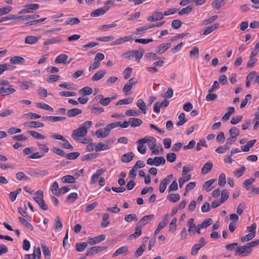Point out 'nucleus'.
<instances>
[{
	"label": "nucleus",
	"instance_id": "39",
	"mask_svg": "<svg viewBox=\"0 0 259 259\" xmlns=\"http://www.w3.org/2000/svg\"><path fill=\"white\" fill-rule=\"evenodd\" d=\"M10 62L13 64L23 63L25 62V59L20 56H14L11 59Z\"/></svg>",
	"mask_w": 259,
	"mask_h": 259
},
{
	"label": "nucleus",
	"instance_id": "62",
	"mask_svg": "<svg viewBox=\"0 0 259 259\" xmlns=\"http://www.w3.org/2000/svg\"><path fill=\"white\" fill-rule=\"evenodd\" d=\"M202 146H204L205 147H207L205 140L204 139H200L199 142L197 143L196 146L197 150L200 151L202 148Z\"/></svg>",
	"mask_w": 259,
	"mask_h": 259
},
{
	"label": "nucleus",
	"instance_id": "36",
	"mask_svg": "<svg viewBox=\"0 0 259 259\" xmlns=\"http://www.w3.org/2000/svg\"><path fill=\"white\" fill-rule=\"evenodd\" d=\"M41 248L44 255L46 259H50L51 253L48 247L44 244L41 245Z\"/></svg>",
	"mask_w": 259,
	"mask_h": 259
},
{
	"label": "nucleus",
	"instance_id": "46",
	"mask_svg": "<svg viewBox=\"0 0 259 259\" xmlns=\"http://www.w3.org/2000/svg\"><path fill=\"white\" fill-rule=\"evenodd\" d=\"M255 181L254 178H250L245 181L243 184V186L246 190L250 189V185H251Z\"/></svg>",
	"mask_w": 259,
	"mask_h": 259
},
{
	"label": "nucleus",
	"instance_id": "28",
	"mask_svg": "<svg viewBox=\"0 0 259 259\" xmlns=\"http://www.w3.org/2000/svg\"><path fill=\"white\" fill-rule=\"evenodd\" d=\"M88 242L77 243L75 244V248L78 252H83L88 246Z\"/></svg>",
	"mask_w": 259,
	"mask_h": 259
},
{
	"label": "nucleus",
	"instance_id": "2",
	"mask_svg": "<svg viewBox=\"0 0 259 259\" xmlns=\"http://www.w3.org/2000/svg\"><path fill=\"white\" fill-rule=\"evenodd\" d=\"M252 249H250L247 243L245 245L238 247L235 250V254L241 256H246L250 254Z\"/></svg>",
	"mask_w": 259,
	"mask_h": 259
},
{
	"label": "nucleus",
	"instance_id": "1",
	"mask_svg": "<svg viewBox=\"0 0 259 259\" xmlns=\"http://www.w3.org/2000/svg\"><path fill=\"white\" fill-rule=\"evenodd\" d=\"M16 90L12 88L9 81L6 80L0 79V95L2 96H9L14 92Z\"/></svg>",
	"mask_w": 259,
	"mask_h": 259
},
{
	"label": "nucleus",
	"instance_id": "50",
	"mask_svg": "<svg viewBox=\"0 0 259 259\" xmlns=\"http://www.w3.org/2000/svg\"><path fill=\"white\" fill-rule=\"evenodd\" d=\"M80 155V153L77 152H72L68 153L65 155V157L67 159L69 160H74L77 158V157Z\"/></svg>",
	"mask_w": 259,
	"mask_h": 259
},
{
	"label": "nucleus",
	"instance_id": "45",
	"mask_svg": "<svg viewBox=\"0 0 259 259\" xmlns=\"http://www.w3.org/2000/svg\"><path fill=\"white\" fill-rule=\"evenodd\" d=\"M193 10V8L192 6H188L184 8H183L182 10H181L179 12L178 14L179 15H183L185 14H187L190 13Z\"/></svg>",
	"mask_w": 259,
	"mask_h": 259
},
{
	"label": "nucleus",
	"instance_id": "55",
	"mask_svg": "<svg viewBox=\"0 0 259 259\" xmlns=\"http://www.w3.org/2000/svg\"><path fill=\"white\" fill-rule=\"evenodd\" d=\"M12 69V66L10 64H5L0 65V75L7 70Z\"/></svg>",
	"mask_w": 259,
	"mask_h": 259
},
{
	"label": "nucleus",
	"instance_id": "57",
	"mask_svg": "<svg viewBox=\"0 0 259 259\" xmlns=\"http://www.w3.org/2000/svg\"><path fill=\"white\" fill-rule=\"evenodd\" d=\"M229 198V192L227 190L224 189L222 191L221 197L220 199L222 202L224 203Z\"/></svg>",
	"mask_w": 259,
	"mask_h": 259
},
{
	"label": "nucleus",
	"instance_id": "22",
	"mask_svg": "<svg viewBox=\"0 0 259 259\" xmlns=\"http://www.w3.org/2000/svg\"><path fill=\"white\" fill-rule=\"evenodd\" d=\"M219 26V24L215 23L211 26L207 27L203 31V34L205 35H208V34L212 32L213 30L217 29Z\"/></svg>",
	"mask_w": 259,
	"mask_h": 259
},
{
	"label": "nucleus",
	"instance_id": "20",
	"mask_svg": "<svg viewBox=\"0 0 259 259\" xmlns=\"http://www.w3.org/2000/svg\"><path fill=\"white\" fill-rule=\"evenodd\" d=\"M134 154L132 152H128L123 154L121 157V160L123 162H129L134 158Z\"/></svg>",
	"mask_w": 259,
	"mask_h": 259
},
{
	"label": "nucleus",
	"instance_id": "13",
	"mask_svg": "<svg viewBox=\"0 0 259 259\" xmlns=\"http://www.w3.org/2000/svg\"><path fill=\"white\" fill-rule=\"evenodd\" d=\"M106 73L105 70H100L97 71L92 77V80L93 81H98L104 77Z\"/></svg>",
	"mask_w": 259,
	"mask_h": 259
},
{
	"label": "nucleus",
	"instance_id": "52",
	"mask_svg": "<svg viewBox=\"0 0 259 259\" xmlns=\"http://www.w3.org/2000/svg\"><path fill=\"white\" fill-rule=\"evenodd\" d=\"M229 134L231 137L236 139V137L239 134V132L236 127L233 126L230 130Z\"/></svg>",
	"mask_w": 259,
	"mask_h": 259
},
{
	"label": "nucleus",
	"instance_id": "26",
	"mask_svg": "<svg viewBox=\"0 0 259 259\" xmlns=\"http://www.w3.org/2000/svg\"><path fill=\"white\" fill-rule=\"evenodd\" d=\"M68 57L65 54H61L57 57L55 62L56 63H63L66 64V61Z\"/></svg>",
	"mask_w": 259,
	"mask_h": 259
},
{
	"label": "nucleus",
	"instance_id": "60",
	"mask_svg": "<svg viewBox=\"0 0 259 259\" xmlns=\"http://www.w3.org/2000/svg\"><path fill=\"white\" fill-rule=\"evenodd\" d=\"M215 181V179H211L205 182L204 184V187H205V189L207 192L211 191V189L209 188Z\"/></svg>",
	"mask_w": 259,
	"mask_h": 259
},
{
	"label": "nucleus",
	"instance_id": "37",
	"mask_svg": "<svg viewBox=\"0 0 259 259\" xmlns=\"http://www.w3.org/2000/svg\"><path fill=\"white\" fill-rule=\"evenodd\" d=\"M24 7L26 8L27 10H29L28 13H32L34 11L37 10L39 8V5L37 4H30L25 5Z\"/></svg>",
	"mask_w": 259,
	"mask_h": 259
},
{
	"label": "nucleus",
	"instance_id": "23",
	"mask_svg": "<svg viewBox=\"0 0 259 259\" xmlns=\"http://www.w3.org/2000/svg\"><path fill=\"white\" fill-rule=\"evenodd\" d=\"M194 220L193 219H190L188 220V224L189 225L188 232L190 234L192 233L195 234V230H196V227L194 223Z\"/></svg>",
	"mask_w": 259,
	"mask_h": 259
},
{
	"label": "nucleus",
	"instance_id": "56",
	"mask_svg": "<svg viewBox=\"0 0 259 259\" xmlns=\"http://www.w3.org/2000/svg\"><path fill=\"white\" fill-rule=\"evenodd\" d=\"M182 22L178 19L174 20L171 23V27L172 28L177 29L181 27L182 25Z\"/></svg>",
	"mask_w": 259,
	"mask_h": 259
},
{
	"label": "nucleus",
	"instance_id": "29",
	"mask_svg": "<svg viewBox=\"0 0 259 259\" xmlns=\"http://www.w3.org/2000/svg\"><path fill=\"white\" fill-rule=\"evenodd\" d=\"M146 248V245L144 244H142L135 252L134 256L137 258L139 256H141Z\"/></svg>",
	"mask_w": 259,
	"mask_h": 259
},
{
	"label": "nucleus",
	"instance_id": "42",
	"mask_svg": "<svg viewBox=\"0 0 259 259\" xmlns=\"http://www.w3.org/2000/svg\"><path fill=\"white\" fill-rule=\"evenodd\" d=\"M16 178L19 181L22 180H29V178L26 176L23 172H18L16 174Z\"/></svg>",
	"mask_w": 259,
	"mask_h": 259
},
{
	"label": "nucleus",
	"instance_id": "17",
	"mask_svg": "<svg viewBox=\"0 0 259 259\" xmlns=\"http://www.w3.org/2000/svg\"><path fill=\"white\" fill-rule=\"evenodd\" d=\"M212 163L210 161H208L203 166L201 169V173L203 175L207 174L212 169Z\"/></svg>",
	"mask_w": 259,
	"mask_h": 259
},
{
	"label": "nucleus",
	"instance_id": "31",
	"mask_svg": "<svg viewBox=\"0 0 259 259\" xmlns=\"http://www.w3.org/2000/svg\"><path fill=\"white\" fill-rule=\"evenodd\" d=\"M95 99H100V103L103 106H107L110 102V97L104 98L103 96L98 95Z\"/></svg>",
	"mask_w": 259,
	"mask_h": 259
},
{
	"label": "nucleus",
	"instance_id": "51",
	"mask_svg": "<svg viewBox=\"0 0 259 259\" xmlns=\"http://www.w3.org/2000/svg\"><path fill=\"white\" fill-rule=\"evenodd\" d=\"M255 237L254 233H249L240 239L242 242H245L251 240Z\"/></svg>",
	"mask_w": 259,
	"mask_h": 259
},
{
	"label": "nucleus",
	"instance_id": "6",
	"mask_svg": "<svg viewBox=\"0 0 259 259\" xmlns=\"http://www.w3.org/2000/svg\"><path fill=\"white\" fill-rule=\"evenodd\" d=\"M173 178V175L172 174L169 175L164 179H163L160 184L159 186V192L161 193H164L165 191L167 184L170 182Z\"/></svg>",
	"mask_w": 259,
	"mask_h": 259
},
{
	"label": "nucleus",
	"instance_id": "61",
	"mask_svg": "<svg viewBox=\"0 0 259 259\" xmlns=\"http://www.w3.org/2000/svg\"><path fill=\"white\" fill-rule=\"evenodd\" d=\"M98 205L97 202H94L93 203L88 204L85 207V211L89 212L94 209Z\"/></svg>",
	"mask_w": 259,
	"mask_h": 259
},
{
	"label": "nucleus",
	"instance_id": "35",
	"mask_svg": "<svg viewBox=\"0 0 259 259\" xmlns=\"http://www.w3.org/2000/svg\"><path fill=\"white\" fill-rule=\"evenodd\" d=\"M60 40H61V37H60V36H58L56 37H53L50 39H48L46 40L44 42V45L45 46H47L49 45L53 44L58 42L60 41Z\"/></svg>",
	"mask_w": 259,
	"mask_h": 259
},
{
	"label": "nucleus",
	"instance_id": "64",
	"mask_svg": "<svg viewBox=\"0 0 259 259\" xmlns=\"http://www.w3.org/2000/svg\"><path fill=\"white\" fill-rule=\"evenodd\" d=\"M177 158L176 154L174 153H169L166 155V159L170 162H174Z\"/></svg>",
	"mask_w": 259,
	"mask_h": 259
},
{
	"label": "nucleus",
	"instance_id": "54",
	"mask_svg": "<svg viewBox=\"0 0 259 259\" xmlns=\"http://www.w3.org/2000/svg\"><path fill=\"white\" fill-rule=\"evenodd\" d=\"M145 57L151 61H154L159 59V57L154 53H148L145 55Z\"/></svg>",
	"mask_w": 259,
	"mask_h": 259
},
{
	"label": "nucleus",
	"instance_id": "53",
	"mask_svg": "<svg viewBox=\"0 0 259 259\" xmlns=\"http://www.w3.org/2000/svg\"><path fill=\"white\" fill-rule=\"evenodd\" d=\"M133 99L130 98L120 100L116 103V106L121 105L122 104H129L133 102Z\"/></svg>",
	"mask_w": 259,
	"mask_h": 259
},
{
	"label": "nucleus",
	"instance_id": "10",
	"mask_svg": "<svg viewBox=\"0 0 259 259\" xmlns=\"http://www.w3.org/2000/svg\"><path fill=\"white\" fill-rule=\"evenodd\" d=\"M154 214H150L148 215H145L143 217L138 223L142 227L146 225V224L149 223V222L154 219Z\"/></svg>",
	"mask_w": 259,
	"mask_h": 259
},
{
	"label": "nucleus",
	"instance_id": "12",
	"mask_svg": "<svg viewBox=\"0 0 259 259\" xmlns=\"http://www.w3.org/2000/svg\"><path fill=\"white\" fill-rule=\"evenodd\" d=\"M128 248L126 246H122L117 249L112 254V257H115L120 254L126 255L128 253Z\"/></svg>",
	"mask_w": 259,
	"mask_h": 259
},
{
	"label": "nucleus",
	"instance_id": "16",
	"mask_svg": "<svg viewBox=\"0 0 259 259\" xmlns=\"http://www.w3.org/2000/svg\"><path fill=\"white\" fill-rule=\"evenodd\" d=\"M118 125V124L117 123L114 122L108 124L103 130L104 133H105L106 136L107 137L109 135L111 130L117 127Z\"/></svg>",
	"mask_w": 259,
	"mask_h": 259
},
{
	"label": "nucleus",
	"instance_id": "5",
	"mask_svg": "<svg viewBox=\"0 0 259 259\" xmlns=\"http://www.w3.org/2000/svg\"><path fill=\"white\" fill-rule=\"evenodd\" d=\"M107 246H93L89 248L86 253L85 256H93L107 249Z\"/></svg>",
	"mask_w": 259,
	"mask_h": 259
},
{
	"label": "nucleus",
	"instance_id": "49",
	"mask_svg": "<svg viewBox=\"0 0 259 259\" xmlns=\"http://www.w3.org/2000/svg\"><path fill=\"white\" fill-rule=\"evenodd\" d=\"M226 183V175L224 173L220 174L219 177L218 185L220 186L223 187Z\"/></svg>",
	"mask_w": 259,
	"mask_h": 259
},
{
	"label": "nucleus",
	"instance_id": "4",
	"mask_svg": "<svg viewBox=\"0 0 259 259\" xmlns=\"http://www.w3.org/2000/svg\"><path fill=\"white\" fill-rule=\"evenodd\" d=\"M28 174L32 177H35L37 178L46 176L49 175V172L46 170H39L30 168L28 170Z\"/></svg>",
	"mask_w": 259,
	"mask_h": 259
},
{
	"label": "nucleus",
	"instance_id": "47",
	"mask_svg": "<svg viewBox=\"0 0 259 259\" xmlns=\"http://www.w3.org/2000/svg\"><path fill=\"white\" fill-rule=\"evenodd\" d=\"M155 165L158 166L161 164H164L165 163V158L163 157H155L154 158Z\"/></svg>",
	"mask_w": 259,
	"mask_h": 259
},
{
	"label": "nucleus",
	"instance_id": "18",
	"mask_svg": "<svg viewBox=\"0 0 259 259\" xmlns=\"http://www.w3.org/2000/svg\"><path fill=\"white\" fill-rule=\"evenodd\" d=\"M170 46V43L161 44L158 47L156 52L158 54H161L169 49Z\"/></svg>",
	"mask_w": 259,
	"mask_h": 259
},
{
	"label": "nucleus",
	"instance_id": "58",
	"mask_svg": "<svg viewBox=\"0 0 259 259\" xmlns=\"http://www.w3.org/2000/svg\"><path fill=\"white\" fill-rule=\"evenodd\" d=\"M52 151L54 153L59 156H65L66 155L65 152L63 150L56 147L52 148Z\"/></svg>",
	"mask_w": 259,
	"mask_h": 259
},
{
	"label": "nucleus",
	"instance_id": "27",
	"mask_svg": "<svg viewBox=\"0 0 259 259\" xmlns=\"http://www.w3.org/2000/svg\"><path fill=\"white\" fill-rule=\"evenodd\" d=\"M110 148V147L108 145L105 144L103 143H99L95 147V151L96 152H99L103 150H108Z\"/></svg>",
	"mask_w": 259,
	"mask_h": 259
},
{
	"label": "nucleus",
	"instance_id": "24",
	"mask_svg": "<svg viewBox=\"0 0 259 259\" xmlns=\"http://www.w3.org/2000/svg\"><path fill=\"white\" fill-rule=\"evenodd\" d=\"M81 110L78 108H73L67 111V115L69 117H74L76 115L81 114Z\"/></svg>",
	"mask_w": 259,
	"mask_h": 259
},
{
	"label": "nucleus",
	"instance_id": "34",
	"mask_svg": "<svg viewBox=\"0 0 259 259\" xmlns=\"http://www.w3.org/2000/svg\"><path fill=\"white\" fill-rule=\"evenodd\" d=\"M27 132L30 134L32 137L36 138V139H45L46 137L41 134L33 131H27Z\"/></svg>",
	"mask_w": 259,
	"mask_h": 259
},
{
	"label": "nucleus",
	"instance_id": "63",
	"mask_svg": "<svg viewBox=\"0 0 259 259\" xmlns=\"http://www.w3.org/2000/svg\"><path fill=\"white\" fill-rule=\"evenodd\" d=\"M245 169L244 166H242L240 169H237L234 172L235 176L237 178L240 177L244 173Z\"/></svg>",
	"mask_w": 259,
	"mask_h": 259
},
{
	"label": "nucleus",
	"instance_id": "33",
	"mask_svg": "<svg viewBox=\"0 0 259 259\" xmlns=\"http://www.w3.org/2000/svg\"><path fill=\"white\" fill-rule=\"evenodd\" d=\"M167 199L171 202L175 203L180 199V195L177 193L170 194L167 196Z\"/></svg>",
	"mask_w": 259,
	"mask_h": 259
},
{
	"label": "nucleus",
	"instance_id": "9",
	"mask_svg": "<svg viewBox=\"0 0 259 259\" xmlns=\"http://www.w3.org/2000/svg\"><path fill=\"white\" fill-rule=\"evenodd\" d=\"M42 118L45 121H48L51 122H55L59 121H63L66 119L64 116H43Z\"/></svg>",
	"mask_w": 259,
	"mask_h": 259
},
{
	"label": "nucleus",
	"instance_id": "19",
	"mask_svg": "<svg viewBox=\"0 0 259 259\" xmlns=\"http://www.w3.org/2000/svg\"><path fill=\"white\" fill-rule=\"evenodd\" d=\"M52 192L57 196H60L62 194V190L59 189V185L57 182L53 183L52 188Z\"/></svg>",
	"mask_w": 259,
	"mask_h": 259
},
{
	"label": "nucleus",
	"instance_id": "3",
	"mask_svg": "<svg viewBox=\"0 0 259 259\" xmlns=\"http://www.w3.org/2000/svg\"><path fill=\"white\" fill-rule=\"evenodd\" d=\"M87 133V129L83 128V127H78L73 131L71 137L74 140H79V137H83Z\"/></svg>",
	"mask_w": 259,
	"mask_h": 259
},
{
	"label": "nucleus",
	"instance_id": "40",
	"mask_svg": "<svg viewBox=\"0 0 259 259\" xmlns=\"http://www.w3.org/2000/svg\"><path fill=\"white\" fill-rule=\"evenodd\" d=\"M80 23V20L78 18L74 17V18H69L66 21L65 24L66 25L70 24V25H74Z\"/></svg>",
	"mask_w": 259,
	"mask_h": 259
},
{
	"label": "nucleus",
	"instance_id": "30",
	"mask_svg": "<svg viewBox=\"0 0 259 259\" xmlns=\"http://www.w3.org/2000/svg\"><path fill=\"white\" fill-rule=\"evenodd\" d=\"M61 181L63 183L73 184L75 182V178L71 175H67L62 177Z\"/></svg>",
	"mask_w": 259,
	"mask_h": 259
},
{
	"label": "nucleus",
	"instance_id": "14",
	"mask_svg": "<svg viewBox=\"0 0 259 259\" xmlns=\"http://www.w3.org/2000/svg\"><path fill=\"white\" fill-rule=\"evenodd\" d=\"M130 124L132 127L139 126L142 124V120L137 118L131 117L129 119Z\"/></svg>",
	"mask_w": 259,
	"mask_h": 259
},
{
	"label": "nucleus",
	"instance_id": "48",
	"mask_svg": "<svg viewBox=\"0 0 259 259\" xmlns=\"http://www.w3.org/2000/svg\"><path fill=\"white\" fill-rule=\"evenodd\" d=\"M191 175H188L186 176H183L179 180V187L181 188L183 185L186 182L188 181L191 179Z\"/></svg>",
	"mask_w": 259,
	"mask_h": 259
},
{
	"label": "nucleus",
	"instance_id": "32",
	"mask_svg": "<svg viewBox=\"0 0 259 259\" xmlns=\"http://www.w3.org/2000/svg\"><path fill=\"white\" fill-rule=\"evenodd\" d=\"M35 195L36 196L33 197V199L37 203H39L44 200V194L43 192L41 190L37 191L35 193Z\"/></svg>",
	"mask_w": 259,
	"mask_h": 259
},
{
	"label": "nucleus",
	"instance_id": "43",
	"mask_svg": "<svg viewBox=\"0 0 259 259\" xmlns=\"http://www.w3.org/2000/svg\"><path fill=\"white\" fill-rule=\"evenodd\" d=\"M36 106L38 108H41L46 110H49L50 111H53V108L50 106L49 105L43 103H36Z\"/></svg>",
	"mask_w": 259,
	"mask_h": 259
},
{
	"label": "nucleus",
	"instance_id": "41",
	"mask_svg": "<svg viewBox=\"0 0 259 259\" xmlns=\"http://www.w3.org/2000/svg\"><path fill=\"white\" fill-rule=\"evenodd\" d=\"M179 119L180 120L177 123V125L178 126L183 125L187 121V119L185 118V115L183 112L180 114Z\"/></svg>",
	"mask_w": 259,
	"mask_h": 259
},
{
	"label": "nucleus",
	"instance_id": "11",
	"mask_svg": "<svg viewBox=\"0 0 259 259\" xmlns=\"http://www.w3.org/2000/svg\"><path fill=\"white\" fill-rule=\"evenodd\" d=\"M24 125L27 126L29 127L36 128L43 127L44 126V124L38 121H32L24 122Z\"/></svg>",
	"mask_w": 259,
	"mask_h": 259
},
{
	"label": "nucleus",
	"instance_id": "21",
	"mask_svg": "<svg viewBox=\"0 0 259 259\" xmlns=\"http://www.w3.org/2000/svg\"><path fill=\"white\" fill-rule=\"evenodd\" d=\"M137 106L141 110L142 113L144 114L146 113L147 108L145 103L142 99H140L137 101Z\"/></svg>",
	"mask_w": 259,
	"mask_h": 259
},
{
	"label": "nucleus",
	"instance_id": "25",
	"mask_svg": "<svg viewBox=\"0 0 259 259\" xmlns=\"http://www.w3.org/2000/svg\"><path fill=\"white\" fill-rule=\"evenodd\" d=\"M147 143L149 149L153 150L156 145V140L153 137H149L147 138Z\"/></svg>",
	"mask_w": 259,
	"mask_h": 259
},
{
	"label": "nucleus",
	"instance_id": "15",
	"mask_svg": "<svg viewBox=\"0 0 259 259\" xmlns=\"http://www.w3.org/2000/svg\"><path fill=\"white\" fill-rule=\"evenodd\" d=\"M39 38V36H35L33 35L27 36L25 38V43L30 45L34 44L38 41Z\"/></svg>",
	"mask_w": 259,
	"mask_h": 259
},
{
	"label": "nucleus",
	"instance_id": "7",
	"mask_svg": "<svg viewBox=\"0 0 259 259\" xmlns=\"http://www.w3.org/2000/svg\"><path fill=\"white\" fill-rule=\"evenodd\" d=\"M109 9V7L105 6L103 8H100L95 10L91 13V16L92 17H96L101 16L105 14Z\"/></svg>",
	"mask_w": 259,
	"mask_h": 259
},
{
	"label": "nucleus",
	"instance_id": "8",
	"mask_svg": "<svg viewBox=\"0 0 259 259\" xmlns=\"http://www.w3.org/2000/svg\"><path fill=\"white\" fill-rule=\"evenodd\" d=\"M106 238L105 235L104 234L95 237L94 238H89L88 239V243L91 245H94L97 243H99L104 241Z\"/></svg>",
	"mask_w": 259,
	"mask_h": 259
},
{
	"label": "nucleus",
	"instance_id": "44",
	"mask_svg": "<svg viewBox=\"0 0 259 259\" xmlns=\"http://www.w3.org/2000/svg\"><path fill=\"white\" fill-rule=\"evenodd\" d=\"M39 17V16L38 15L32 14L19 16V19L22 20L23 21H27L31 19H34L35 18H38Z\"/></svg>",
	"mask_w": 259,
	"mask_h": 259
},
{
	"label": "nucleus",
	"instance_id": "38",
	"mask_svg": "<svg viewBox=\"0 0 259 259\" xmlns=\"http://www.w3.org/2000/svg\"><path fill=\"white\" fill-rule=\"evenodd\" d=\"M79 92L82 94L83 96L84 95H91L93 93V90L91 88L89 87H85L80 89L79 91Z\"/></svg>",
	"mask_w": 259,
	"mask_h": 259
},
{
	"label": "nucleus",
	"instance_id": "59",
	"mask_svg": "<svg viewBox=\"0 0 259 259\" xmlns=\"http://www.w3.org/2000/svg\"><path fill=\"white\" fill-rule=\"evenodd\" d=\"M190 56L191 58L197 57L199 55V49L197 47H194L190 51Z\"/></svg>",
	"mask_w": 259,
	"mask_h": 259
}]
</instances>
